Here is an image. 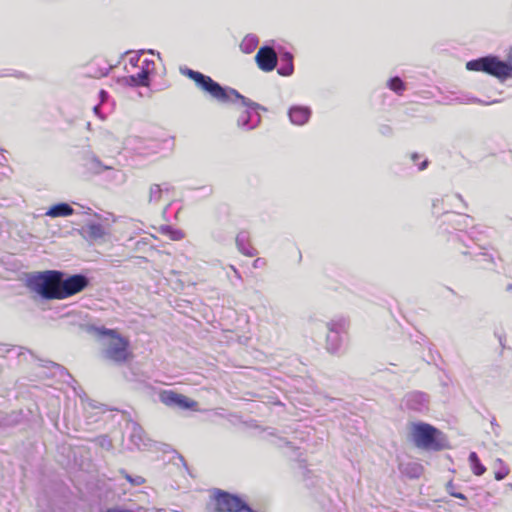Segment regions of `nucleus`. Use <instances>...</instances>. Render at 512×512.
<instances>
[{"label":"nucleus","mask_w":512,"mask_h":512,"mask_svg":"<svg viewBox=\"0 0 512 512\" xmlns=\"http://www.w3.org/2000/svg\"><path fill=\"white\" fill-rule=\"evenodd\" d=\"M60 270H45L27 275L26 287L42 300H58Z\"/></svg>","instance_id":"1"},{"label":"nucleus","mask_w":512,"mask_h":512,"mask_svg":"<svg viewBox=\"0 0 512 512\" xmlns=\"http://www.w3.org/2000/svg\"><path fill=\"white\" fill-rule=\"evenodd\" d=\"M411 437L417 448L426 451H441L448 448L445 434L426 422L413 423Z\"/></svg>","instance_id":"2"},{"label":"nucleus","mask_w":512,"mask_h":512,"mask_svg":"<svg viewBox=\"0 0 512 512\" xmlns=\"http://www.w3.org/2000/svg\"><path fill=\"white\" fill-rule=\"evenodd\" d=\"M466 69L475 72H484L500 80L510 77V66L495 56L481 57L466 63Z\"/></svg>","instance_id":"3"},{"label":"nucleus","mask_w":512,"mask_h":512,"mask_svg":"<svg viewBox=\"0 0 512 512\" xmlns=\"http://www.w3.org/2000/svg\"><path fill=\"white\" fill-rule=\"evenodd\" d=\"M90 285V278L83 273L59 277L58 300H63L84 291Z\"/></svg>","instance_id":"4"},{"label":"nucleus","mask_w":512,"mask_h":512,"mask_svg":"<svg viewBox=\"0 0 512 512\" xmlns=\"http://www.w3.org/2000/svg\"><path fill=\"white\" fill-rule=\"evenodd\" d=\"M328 330L325 349L330 354H338L341 350L343 343V335L346 334L348 328V322L345 318L333 319L326 322Z\"/></svg>","instance_id":"5"},{"label":"nucleus","mask_w":512,"mask_h":512,"mask_svg":"<svg viewBox=\"0 0 512 512\" xmlns=\"http://www.w3.org/2000/svg\"><path fill=\"white\" fill-rule=\"evenodd\" d=\"M215 512H244L247 502L238 494L215 489Z\"/></svg>","instance_id":"6"},{"label":"nucleus","mask_w":512,"mask_h":512,"mask_svg":"<svg viewBox=\"0 0 512 512\" xmlns=\"http://www.w3.org/2000/svg\"><path fill=\"white\" fill-rule=\"evenodd\" d=\"M185 74L190 79H192L198 87L208 92L213 98L221 102L228 101L229 96L226 90L222 88L217 82H215L211 77L191 69H187Z\"/></svg>","instance_id":"7"},{"label":"nucleus","mask_w":512,"mask_h":512,"mask_svg":"<svg viewBox=\"0 0 512 512\" xmlns=\"http://www.w3.org/2000/svg\"><path fill=\"white\" fill-rule=\"evenodd\" d=\"M103 356L117 364L125 363L131 356L128 339L118 334V337H114L103 351Z\"/></svg>","instance_id":"8"},{"label":"nucleus","mask_w":512,"mask_h":512,"mask_svg":"<svg viewBox=\"0 0 512 512\" xmlns=\"http://www.w3.org/2000/svg\"><path fill=\"white\" fill-rule=\"evenodd\" d=\"M402 405L409 411L425 414L429 411L430 396L422 391H410L404 395Z\"/></svg>","instance_id":"9"},{"label":"nucleus","mask_w":512,"mask_h":512,"mask_svg":"<svg viewBox=\"0 0 512 512\" xmlns=\"http://www.w3.org/2000/svg\"><path fill=\"white\" fill-rule=\"evenodd\" d=\"M159 400L170 408H178L180 410H190L197 405L196 401L172 390L161 391L159 393Z\"/></svg>","instance_id":"10"},{"label":"nucleus","mask_w":512,"mask_h":512,"mask_svg":"<svg viewBox=\"0 0 512 512\" xmlns=\"http://www.w3.org/2000/svg\"><path fill=\"white\" fill-rule=\"evenodd\" d=\"M80 165L83 168V172L87 175H100L104 171L112 169L111 166L103 164L99 157L90 151L83 153Z\"/></svg>","instance_id":"11"},{"label":"nucleus","mask_w":512,"mask_h":512,"mask_svg":"<svg viewBox=\"0 0 512 512\" xmlns=\"http://www.w3.org/2000/svg\"><path fill=\"white\" fill-rule=\"evenodd\" d=\"M255 61L260 70L270 72L277 65V54L273 48L264 46L257 51Z\"/></svg>","instance_id":"12"},{"label":"nucleus","mask_w":512,"mask_h":512,"mask_svg":"<svg viewBox=\"0 0 512 512\" xmlns=\"http://www.w3.org/2000/svg\"><path fill=\"white\" fill-rule=\"evenodd\" d=\"M33 358L37 359L40 362V365L45 368L53 369V375L59 376L61 379H63L64 382H66L69 385H72V383H76V380L72 377V375L69 373L67 368H65L63 365L58 364L51 360H45L38 358L31 350L25 349Z\"/></svg>","instance_id":"13"},{"label":"nucleus","mask_w":512,"mask_h":512,"mask_svg":"<svg viewBox=\"0 0 512 512\" xmlns=\"http://www.w3.org/2000/svg\"><path fill=\"white\" fill-rule=\"evenodd\" d=\"M238 125L256 128L261 124L260 113L256 109L241 108L238 110Z\"/></svg>","instance_id":"14"},{"label":"nucleus","mask_w":512,"mask_h":512,"mask_svg":"<svg viewBox=\"0 0 512 512\" xmlns=\"http://www.w3.org/2000/svg\"><path fill=\"white\" fill-rule=\"evenodd\" d=\"M155 71V62L150 59H144L141 62L140 70L131 76L132 80L139 86H147L149 75Z\"/></svg>","instance_id":"15"},{"label":"nucleus","mask_w":512,"mask_h":512,"mask_svg":"<svg viewBox=\"0 0 512 512\" xmlns=\"http://www.w3.org/2000/svg\"><path fill=\"white\" fill-rule=\"evenodd\" d=\"M85 331L99 340L118 337L117 330L106 328L105 326H97L95 324H88L85 327Z\"/></svg>","instance_id":"16"},{"label":"nucleus","mask_w":512,"mask_h":512,"mask_svg":"<svg viewBox=\"0 0 512 512\" xmlns=\"http://www.w3.org/2000/svg\"><path fill=\"white\" fill-rule=\"evenodd\" d=\"M310 110L307 107L295 106L289 111V117L294 125L302 126L307 123L310 117Z\"/></svg>","instance_id":"17"},{"label":"nucleus","mask_w":512,"mask_h":512,"mask_svg":"<svg viewBox=\"0 0 512 512\" xmlns=\"http://www.w3.org/2000/svg\"><path fill=\"white\" fill-rule=\"evenodd\" d=\"M235 242L238 250L242 254L249 257H253L257 254V250L249 244V235L247 232H239L236 236Z\"/></svg>","instance_id":"18"},{"label":"nucleus","mask_w":512,"mask_h":512,"mask_svg":"<svg viewBox=\"0 0 512 512\" xmlns=\"http://www.w3.org/2000/svg\"><path fill=\"white\" fill-rule=\"evenodd\" d=\"M83 232L85 233V237L90 240L96 241L104 238L107 234L104 226L97 222H89L83 228Z\"/></svg>","instance_id":"19"},{"label":"nucleus","mask_w":512,"mask_h":512,"mask_svg":"<svg viewBox=\"0 0 512 512\" xmlns=\"http://www.w3.org/2000/svg\"><path fill=\"white\" fill-rule=\"evenodd\" d=\"M74 213L73 207L66 202H59L49 207L46 211V216L52 218L66 217Z\"/></svg>","instance_id":"20"},{"label":"nucleus","mask_w":512,"mask_h":512,"mask_svg":"<svg viewBox=\"0 0 512 512\" xmlns=\"http://www.w3.org/2000/svg\"><path fill=\"white\" fill-rule=\"evenodd\" d=\"M399 469L402 474L411 479L419 478L424 471V467L420 463L414 461L400 463Z\"/></svg>","instance_id":"21"},{"label":"nucleus","mask_w":512,"mask_h":512,"mask_svg":"<svg viewBox=\"0 0 512 512\" xmlns=\"http://www.w3.org/2000/svg\"><path fill=\"white\" fill-rule=\"evenodd\" d=\"M281 64L278 68V73L282 76H290L293 73V57L289 53H285L281 56Z\"/></svg>","instance_id":"22"},{"label":"nucleus","mask_w":512,"mask_h":512,"mask_svg":"<svg viewBox=\"0 0 512 512\" xmlns=\"http://www.w3.org/2000/svg\"><path fill=\"white\" fill-rule=\"evenodd\" d=\"M173 140L172 138H166L163 140H151L148 145L152 149L153 153H159L161 151H169L172 149Z\"/></svg>","instance_id":"23"},{"label":"nucleus","mask_w":512,"mask_h":512,"mask_svg":"<svg viewBox=\"0 0 512 512\" xmlns=\"http://www.w3.org/2000/svg\"><path fill=\"white\" fill-rule=\"evenodd\" d=\"M130 440L136 445L140 446L144 444V430L143 428L136 422L130 423Z\"/></svg>","instance_id":"24"},{"label":"nucleus","mask_w":512,"mask_h":512,"mask_svg":"<svg viewBox=\"0 0 512 512\" xmlns=\"http://www.w3.org/2000/svg\"><path fill=\"white\" fill-rule=\"evenodd\" d=\"M160 232L173 241H179L185 237L183 230L174 228L171 225H162L160 227Z\"/></svg>","instance_id":"25"},{"label":"nucleus","mask_w":512,"mask_h":512,"mask_svg":"<svg viewBox=\"0 0 512 512\" xmlns=\"http://www.w3.org/2000/svg\"><path fill=\"white\" fill-rule=\"evenodd\" d=\"M447 215L454 218L453 220H451V222L454 224L455 229L458 230L467 227L472 222V218L467 214L447 213Z\"/></svg>","instance_id":"26"},{"label":"nucleus","mask_w":512,"mask_h":512,"mask_svg":"<svg viewBox=\"0 0 512 512\" xmlns=\"http://www.w3.org/2000/svg\"><path fill=\"white\" fill-rule=\"evenodd\" d=\"M471 469L476 476H481L485 473L486 467L481 463L476 452L472 451L468 457Z\"/></svg>","instance_id":"27"},{"label":"nucleus","mask_w":512,"mask_h":512,"mask_svg":"<svg viewBox=\"0 0 512 512\" xmlns=\"http://www.w3.org/2000/svg\"><path fill=\"white\" fill-rule=\"evenodd\" d=\"M164 189L160 184H152L149 187L148 202L149 204H158L162 198Z\"/></svg>","instance_id":"28"},{"label":"nucleus","mask_w":512,"mask_h":512,"mask_svg":"<svg viewBox=\"0 0 512 512\" xmlns=\"http://www.w3.org/2000/svg\"><path fill=\"white\" fill-rule=\"evenodd\" d=\"M410 160L414 163V165L417 166L419 171L425 170L430 163L428 158H424L423 155L417 152H413L410 154Z\"/></svg>","instance_id":"29"},{"label":"nucleus","mask_w":512,"mask_h":512,"mask_svg":"<svg viewBox=\"0 0 512 512\" xmlns=\"http://www.w3.org/2000/svg\"><path fill=\"white\" fill-rule=\"evenodd\" d=\"M388 87L398 94H402L406 88L404 82L399 77L391 78L388 82Z\"/></svg>","instance_id":"30"},{"label":"nucleus","mask_w":512,"mask_h":512,"mask_svg":"<svg viewBox=\"0 0 512 512\" xmlns=\"http://www.w3.org/2000/svg\"><path fill=\"white\" fill-rule=\"evenodd\" d=\"M120 473L123 475V477L132 485V486H140L145 482V479L142 476L139 475H130L127 473L126 470L121 469Z\"/></svg>","instance_id":"31"},{"label":"nucleus","mask_w":512,"mask_h":512,"mask_svg":"<svg viewBox=\"0 0 512 512\" xmlns=\"http://www.w3.org/2000/svg\"><path fill=\"white\" fill-rule=\"evenodd\" d=\"M96 441L98 442V444L102 447V448H105L107 450H109L110 448H112V442L110 440V438L107 436V435H102V436H99Z\"/></svg>","instance_id":"32"},{"label":"nucleus","mask_w":512,"mask_h":512,"mask_svg":"<svg viewBox=\"0 0 512 512\" xmlns=\"http://www.w3.org/2000/svg\"><path fill=\"white\" fill-rule=\"evenodd\" d=\"M474 259H475V261H478V262L483 260L485 262L493 263V261H494L493 256L486 252L475 253Z\"/></svg>","instance_id":"33"},{"label":"nucleus","mask_w":512,"mask_h":512,"mask_svg":"<svg viewBox=\"0 0 512 512\" xmlns=\"http://www.w3.org/2000/svg\"><path fill=\"white\" fill-rule=\"evenodd\" d=\"M508 473H509L508 467L504 466V467H502L501 469L497 470L494 473V478L497 481H501V480H503L508 475Z\"/></svg>","instance_id":"34"},{"label":"nucleus","mask_w":512,"mask_h":512,"mask_svg":"<svg viewBox=\"0 0 512 512\" xmlns=\"http://www.w3.org/2000/svg\"><path fill=\"white\" fill-rule=\"evenodd\" d=\"M103 512H135V511H133L131 509L123 508L121 506H114V507L107 508Z\"/></svg>","instance_id":"35"},{"label":"nucleus","mask_w":512,"mask_h":512,"mask_svg":"<svg viewBox=\"0 0 512 512\" xmlns=\"http://www.w3.org/2000/svg\"><path fill=\"white\" fill-rule=\"evenodd\" d=\"M454 484H453V481L450 480L447 484H446V491L449 493V495H451V492H456L454 490Z\"/></svg>","instance_id":"36"},{"label":"nucleus","mask_w":512,"mask_h":512,"mask_svg":"<svg viewBox=\"0 0 512 512\" xmlns=\"http://www.w3.org/2000/svg\"><path fill=\"white\" fill-rule=\"evenodd\" d=\"M451 496L458 499L466 500V496L461 492H451Z\"/></svg>","instance_id":"37"},{"label":"nucleus","mask_w":512,"mask_h":512,"mask_svg":"<svg viewBox=\"0 0 512 512\" xmlns=\"http://www.w3.org/2000/svg\"><path fill=\"white\" fill-rule=\"evenodd\" d=\"M161 186L164 189V192H169L171 189H173L171 184L168 182L163 183Z\"/></svg>","instance_id":"38"},{"label":"nucleus","mask_w":512,"mask_h":512,"mask_svg":"<svg viewBox=\"0 0 512 512\" xmlns=\"http://www.w3.org/2000/svg\"><path fill=\"white\" fill-rule=\"evenodd\" d=\"M456 197L463 203L464 207L467 208V204L464 202L461 194H456Z\"/></svg>","instance_id":"39"},{"label":"nucleus","mask_w":512,"mask_h":512,"mask_svg":"<svg viewBox=\"0 0 512 512\" xmlns=\"http://www.w3.org/2000/svg\"><path fill=\"white\" fill-rule=\"evenodd\" d=\"M260 261H261V259H260V258H257V259L254 261L253 266H254V267H256V268H257V267H259V262H260Z\"/></svg>","instance_id":"40"},{"label":"nucleus","mask_w":512,"mask_h":512,"mask_svg":"<svg viewBox=\"0 0 512 512\" xmlns=\"http://www.w3.org/2000/svg\"><path fill=\"white\" fill-rule=\"evenodd\" d=\"M509 66H510V75H511L512 74V56L510 57V64H509Z\"/></svg>","instance_id":"41"},{"label":"nucleus","mask_w":512,"mask_h":512,"mask_svg":"<svg viewBox=\"0 0 512 512\" xmlns=\"http://www.w3.org/2000/svg\"><path fill=\"white\" fill-rule=\"evenodd\" d=\"M439 202H440L439 200L434 201V202H433V207H434V208H435V207H438V203H439Z\"/></svg>","instance_id":"42"},{"label":"nucleus","mask_w":512,"mask_h":512,"mask_svg":"<svg viewBox=\"0 0 512 512\" xmlns=\"http://www.w3.org/2000/svg\"><path fill=\"white\" fill-rule=\"evenodd\" d=\"M180 460L183 462V464L186 466V462H185V459L184 457H182L181 455L179 456Z\"/></svg>","instance_id":"43"},{"label":"nucleus","mask_w":512,"mask_h":512,"mask_svg":"<svg viewBox=\"0 0 512 512\" xmlns=\"http://www.w3.org/2000/svg\"><path fill=\"white\" fill-rule=\"evenodd\" d=\"M506 289H507V291H511L512 290V284H509Z\"/></svg>","instance_id":"44"},{"label":"nucleus","mask_w":512,"mask_h":512,"mask_svg":"<svg viewBox=\"0 0 512 512\" xmlns=\"http://www.w3.org/2000/svg\"><path fill=\"white\" fill-rule=\"evenodd\" d=\"M116 174H120L121 176H124L123 173H121L120 170L115 171Z\"/></svg>","instance_id":"45"}]
</instances>
